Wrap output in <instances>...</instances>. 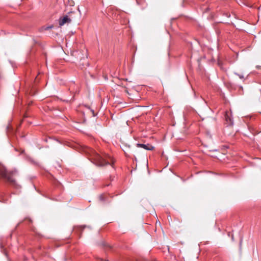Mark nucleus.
<instances>
[{
  "instance_id": "obj_1",
  "label": "nucleus",
  "mask_w": 261,
  "mask_h": 261,
  "mask_svg": "<svg viewBox=\"0 0 261 261\" xmlns=\"http://www.w3.org/2000/svg\"><path fill=\"white\" fill-rule=\"evenodd\" d=\"M91 160L92 162L97 166L102 167L107 164H113L112 160L111 157L105 154L102 156L99 154L93 152L91 155Z\"/></svg>"
},
{
  "instance_id": "obj_2",
  "label": "nucleus",
  "mask_w": 261,
  "mask_h": 261,
  "mask_svg": "<svg viewBox=\"0 0 261 261\" xmlns=\"http://www.w3.org/2000/svg\"><path fill=\"white\" fill-rule=\"evenodd\" d=\"M16 173L17 171L15 169L8 171L4 166L0 165V176L13 185H15V180L12 178V176Z\"/></svg>"
},
{
  "instance_id": "obj_3",
  "label": "nucleus",
  "mask_w": 261,
  "mask_h": 261,
  "mask_svg": "<svg viewBox=\"0 0 261 261\" xmlns=\"http://www.w3.org/2000/svg\"><path fill=\"white\" fill-rule=\"evenodd\" d=\"M225 119L227 125L231 126L233 125V120L231 117V114L229 112H226Z\"/></svg>"
},
{
  "instance_id": "obj_4",
  "label": "nucleus",
  "mask_w": 261,
  "mask_h": 261,
  "mask_svg": "<svg viewBox=\"0 0 261 261\" xmlns=\"http://www.w3.org/2000/svg\"><path fill=\"white\" fill-rule=\"evenodd\" d=\"M71 19L68 17V16H65L63 18L60 19L59 20V24L60 26H62L66 23H69L71 22Z\"/></svg>"
},
{
  "instance_id": "obj_5",
  "label": "nucleus",
  "mask_w": 261,
  "mask_h": 261,
  "mask_svg": "<svg viewBox=\"0 0 261 261\" xmlns=\"http://www.w3.org/2000/svg\"><path fill=\"white\" fill-rule=\"evenodd\" d=\"M137 146L138 147H142L147 150H152L154 149V147L148 144L147 145L143 144H137Z\"/></svg>"
},
{
  "instance_id": "obj_6",
  "label": "nucleus",
  "mask_w": 261,
  "mask_h": 261,
  "mask_svg": "<svg viewBox=\"0 0 261 261\" xmlns=\"http://www.w3.org/2000/svg\"><path fill=\"white\" fill-rule=\"evenodd\" d=\"M53 28V25H50V26H48V27H43V29L44 30H48V29H51Z\"/></svg>"
},
{
  "instance_id": "obj_7",
  "label": "nucleus",
  "mask_w": 261,
  "mask_h": 261,
  "mask_svg": "<svg viewBox=\"0 0 261 261\" xmlns=\"http://www.w3.org/2000/svg\"><path fill=\"white\" fill-rule=\"evenodd\" d=\"M99 199L101 201H104L105 199V195H100Z\"/></svg>"
},
{
  "instance_id": "obj_8",
  "label": "nucleus",
  "mask_w": 261,
  "mask_h": 261,
  "mask_svg": "<svg viewBox=\"0 0 261 261\" xmlns=\"http://www.w3.org/2000/svg\"><path fill=\"white\" fill-rule=\"evenodd\" d=\"M237 75L239 76V77L241 79H244V76L243 75H241V74H236Z\"/></svg>"
}]
</instances>
